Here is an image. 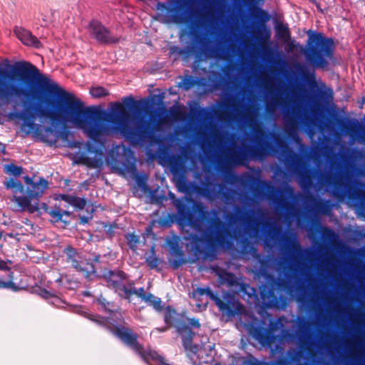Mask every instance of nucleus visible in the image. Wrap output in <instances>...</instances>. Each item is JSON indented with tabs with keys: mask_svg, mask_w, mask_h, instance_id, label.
Returning a JSON list of instances; mask_svg holds the SVG:
<instances>
[{
	"mask_svg": "<svg viewBox=\"0 0 365 365\" xmlns=\"http://www.w3.org/2000/svg\"><path fill=\"white\" fill-rule=\"evenodd\" d=\"M13 69L26 82L35 83L42 88L58 95L59 103L57 109L55 111L41 110V114L43 116L68 123L71 127L81 130L88 138L97 142H102L107 136L118 133L131 138L139 131L140 120L131 116L119 102L110 104V110L103 118L96 108L85 107L80 99L51 81L32 63L27 61L17 62Z\"/></svg>",
	"mask_w": 365,
	"mask_h": 365,
	"instance_id": "nucleus-1",
	"label": "nucleus"
},
{
	"mask_svg": "<svg viewBox=\"0 0 365 365\" xmlns=\"http://www.w3.org/2000/svg\"><path fill=\"white\" fill-rule=\"evenodd\" d=\"M88 318L101 325H105L112 334L130 347L148 363L153 361L158 365L165 364L164 358L156 351L144 349L143 345L138 341V334L134 333L130 328L123 325H115L108 322L105 318L96 314H89Z\"/></svg>",
	"mask_w": 365,
	"mask_h": 365,
	"instance_id": "nucleus-2",
	"label": "nucleus"
},
{
	"mask_svg": "<svg viewBox=\"0 0 365 365\" xmlns=\"http://www.w3.org/2000/svg\"><path fill=\"white\" fill-rule=\"evenodd\" d=\"M310 40L314 43L305 52V56L308 61L313 62L317 68H324L327 66L328 62L324 58H331L334 43L331 38L324 36L321 33H317L310 36Z\"/></svg>",
	"mask_w": 365,
	"mask_h": 365,
	"instance_id": "nucleus-3",
	"label": "nucleus"
},
{
	"mask_svg": "<svg viewBox=\"0 0 365 365\" xmlns=\"http://www.w3.org/2000/svg\"><path fill=\"white\" fill-rule=\"evenodd\" d=\"M267 155V150L262 146L254 148H246L245 150H237L234 148H228L225 151V159L231 165H245L248 159L262 160Z\"/></svg>",
	"mask_w": 365,
	"mask_h": 365,
	"instance_id": "nucleus-4",
	"label": "nucleus"
},
{
	"mask_svg": "<svg viewBox=\"0 0 365 365\" xmlns=\"http://www.w3.org/2000/svg\"><path fill=\"white\" fill-rule=\"evenodd\" d=\"M4 185L13 193L11 200L18 205L19 210L28 211L30 213L38 211L39 207L36 202H31L27 196L21 195L24 192V187L20 181L10 178L4 182Z\"/></svg>",
	"mask_w": 365,
	"mask_h": 365,
	"instance_id": "nucleus-5",
	"label": "nucleus"
},
{
	"mask_svg": "<svg viewBox=\"0 0 365 365\" xmlns=\"http://www.w3.org/2000/svg\"><path fill=\"white\" fill-rule=\"evenodd\" d=\"M200 327L198 319L194 318H186L176 325L177 331L182 336L185 349L194 354L198 351V346L192 343V338L196 334L194 330H199Z\"/></svg>",
	"mask_w": 365,
	"mask_h": 365,
	"instance_id": "nucleus-6",
	"label": "nucleus"
},
{
	"mask_svg": "<svg viewBox=\"0 0 365 365\" xmlns=\"http://www.w3.org/2000/svg\"><path fill=\"white\" fill-rule=\"evenodd\" d=\"M88 31L90 36L101 44H112L119 41V38L113 36L110 31L100 21L92 20Z\"/></svg>",
	"mask_w": 365,
	"mask_h": 365,
	"instance_id": "nucleus-7",
	"label": "nucleus"
},
{
	"mask_svg": "<svg viewBox=\"0 0 365 365\" xmlns=\"http://www.w3.org/2000/svg\"><path fill=\"white\" fill-rule=\"evenodd\" d=\"M24 182L29 186L28 187L27 197L31 200V202H36L38 204L39 198L48 188V181L41 177L33 176L30 178L26 176Z\"/></svg>",
	"mask_w": 365,
	"mask_h": 365,
	"instance_id": "nucleus-8",
	"label": "nucleus"
},
{
	"mask_svg": "<svg viewBox=\"0 0 365 365\" xmlns=\"http://www.w3.org/2000/svg\"><path fill=\"white\" fill-rule=\"evenodd\" d=\"M67 256V262L78 272H88L91 264L75 249L68 246L63 251Z\"/></svg>",
	"mask_w": 365,
	"mask_h": 365,
	"instance_id": "nucleus-9",
	"label": "nucleus"
},
{
	"mask_svg": "<svg viewBox=\"0 0 365 365\" xmlns=\"http://www.w3.org/2000/svg\"><path fill=\"white\" fill-rule=\"evenodd\" d=\"M217 232L214 237L210 236L209 242L212 246L225 247V243L229 244L232 236L228 230L227 226L220 220L215 222Z\"/></svg>",
	"mask_w": 365,
	"mask_h": 365,
	"instance_id": "nucleus-10",
	"label": "nucleus"
},
{
	"mask_svg": "<svg viewBox=\"0 0 365 365\" xmlns=\"http://www.w3.org/2000/svg\"><path fill=\"white\" fill-rule=\"evenodd\" d=\"M196 0H170L167 3L158 2L156 9L159 11H167L169 13L177 11L178 9L194 5Z\"/></svg>",
	"mask_w": 365,
	"mask_h": 365,
	"instance_id": "nucleus-11",
	"label": "nucleus"
},
{
	"mask_svg": "<svg viewBox=\"0 0 365 365\" xmlns=\"http://www.w3.org/2000/svg\"><path fill=\"white\" fill-rule=\"evenodd\" d=\"M205 294H207L210 297V298L215 302V305L219 308L220 311L223 312L229 310V306L221 299L216 297L210 288H197L195 289L192 292V297L197 300H200V297Z\"/></svg>",
	"mask_w": 365,
	"mask_h": 365,
	"instance_id": "nucleus-12",
	"label": "nucleus"
},
{
	"mask_svg": "<svg viewBox=\"0 0 365 365\" xmlns=\"http://www.w3.org/2000/svg\"><path fill=\"white\" fill-rule=\"evenodd\" d=\"M14 33L16 37L24 44L29 46H34L36 48H39L41 46L40 41L36 36H33L29 31L19 27L14 29Z\"/></svg>",
	"mask_w": 365,
	"mask_h": 365,
	"instance_id": "nucleus-13",
	"label": "nucleus"
},
{
	"mask_svg": "<svg viewBox=\"0 0 365 365\" xmlns=\"http://www.w3.org/2000/svg\"><path fill=\"white\" fill-rule=\"evenodd\" d=\"M258 110L254 107L246 108L243 113V118L250 127L257 130L260 128L257 123Z\"/></svg>",
	"mask_w": 365,
	"mask_h": 365,
	"instance_id": "nucleus-14",
	"label": "nucleus"
},
{
	"mask_svg": "<svg viewBox=\"0 0 365 365\" xmlns=\"http://www.w3.org/2000/svg\"><path fill=\"white\" fill-rule=\"evenodd\" d=\"M212 269L215 274L219 277L221 284H228L229 285H233L235 284V277L234 274L228 273L218 267H213Z\"/></svg>",
	"mask_w": 365,
	"mask_h": 365,
	"instance_id": "nucleus-15",
	"label": "nucleus"
},
{
	"mask_svg": "<svg viewBox=\"0 0 365 365\" xmlns=\"http://www.w3.org/2000/svg\"><path fill=\"white\" fill-rule=\"evenodd\" d=\"M58 199L64 200L78 209H83L86 205V200L85 199L73 195H60Z\"/></svg>",
	"mask_w": 365,
	"mask_h": 365,
	"instance_id": "nucleus-16",
	"label": "nucleus"
},
{
	"mask_svg": "<svg viewBox=\"0 0 365 365\" xmlns=\"http://www.w3.org/2000/svg\"><path fill=\"white\" fill-rule=\"evenodd\" d=\"M169 113L175 121L185 120L187 118V109L184 106H173L170 108Z\"/></svg>",
	"mask_w": 365,
	"mask_h": 365,
	"instance_id": "nucleus-17",
	"label": "nucleus"
},
{
	"mask_svg": "<svg viewBox=\"0 0 365 365\" xmlns=\"http://www.w3.org/2000/svg\"><path fill=\"white\" fill-rule=\"evenodd\" d=\"M74 160L77 164L85 165L91 168H96L99 165L98 160L86 157L84 154H77Z\"/></svg>",
	"mask_w": 365,
	"mask_h": 365,
	"instance_id": "nucleus-18",
	"label": "nucleus"
},
{
	"mask_svg": "<svg viewBox=\"0 0 365 365\" xmlns=\"http://www.w3.org/2000/svg\"><path fill=\"white\" fill-rule=\"evenodd\" d=\"M144 301L157 311H161L163 309L161 299L151 294H148Z\"/></svg>",
	"mask_w": 365,
	"mask_h": 365,
	"instance_id": "nucleus-19",
	"label": "nucleus"
},
{
	"mask_svg": "<svg viewBox=\"0 0 365 365\" xmlns=\"http://www.w3.org/2000/svg\"><path fill=\"white\" fill-rule=\"evenodd\" d=\"M48 214L56 221L62 220L63 215L70 216L71 212L66 210H61L59 207H54L52 210L48 211Z\"/></svg>",
	"mask_w": 365,
	"mask_h": 365,
	"instance_id": "nucleus-20",
	"label": "nucleus"
},
{
	"mask_svg": "<svg viewBox=\"0 0 365 365\" xmlns=\"http://www.w3.org/2000/svg\"><path fill=\"white\" fill-rule=\"evenodd\" d=\"M90 93L96 98L106 97L109 95L108 91L101 86L92 87L90 89Z\"/></svg>",
	"mask_w": 365,
	"mask_h": 365,
	"instance_id": "nucleus-21",
	"label": "nucleus"
},
{
	"mask_svg": "<svg viewBox=\"0 0 365 365\" xmlns=\"http://www.w3.org/2000/svg\"><path fill=\"white\" fill-rule=\"evenodd\" d=\"M0 97L8 98V81H6L4 73L0 70Z\"/></svg>",
	"mask_w": 365,
	"mask_h": 365,
	"instance_id": "nucleus-22",
	"label": "nucleus"
},
{
	"mask_svg": "<svg viewBox=\"0 0 365 365\" xmlns=\"http://www.w3.org/2000/svg\"><path fill=\"white\" fill-rule=\"evenodd\" d=\"M0 288L16 290L17 287L12 282V273L9 272L7 279L0 278Z\"/></svg>",
	"mask_w": 365,
	"mask_h": 365,
	"instance_id": "nucleus-23",
	"label": "nucleus"
},
{
	"mask_svg": "<svg viewBox=\"0 0 365 365\" xmlns=\"http://www.w3.org/2000/svg\"><path fill=\"white\" fill-rule=\"evenodd\" d=\"M269 334V332L267 333L266 336L259 335L257 339L260 341V343L264 346L271 347L272 344L274 342L275 337L271 336Z\"/></svg>",
	"mask_w": 365,
	"mask_h": 365,
	"instance_id": "nucleus-24",
	"label": "nucleus"
},
{
	"mask_svg": "<svg viewBox=\"0 0 365 365\" xmlns=\"http://www.w3.org/2000/svg\"><path fill=\"white\" fill-rule=\"evenodd\" d=\"M174 314L175 312L170 310H168L165 312L164 320L168 327H166L165 329H159L160 331H164L167 330L168 327L172 324Z\"/></svg>",
	"mask_w": 365,
	"mask_h": 365,
	"instance_id": "nucleus-25",
	"label": "nucleus"
},
{
	"mask_svg": "<svg viewBox=\"0 0 365 365\" xmlns=\"http://www.w3.org/2000/svg\"><path fill=\"white\" fill-rule=\"evenodd\" d=\"M281 99L278 98H274L272 99L271 101H268L267 103V109L269 112H274L276 110V108L278 105L280 103Z\"/></svg>",
	"mask_w": 365,
	"mask_h": 365,
	"instance_id": "nucleus-26",
	"label": "nucleus"
},
{
	"mask_svg": "<svg viewBox=\"0 0 365 365\" xmlns=\"http://www.w3.org/2000/svg\"><path fill=\"white\" fill-rule=\"evenodd\" d=\"M132 293L136 294L139 297H140L143 301L148 297L143 288H140L138 289H135L133 292L131 290L127 292V294L130 296Z\"/></svg>",
	"mask_w": 365,
	"mask_h": 365,
	"instance_id": "nucleus-27",
	"label": "nucleus"
},
{
	"mask_svg": "<svg viewBox=\"0 0 365 365\" xmlns=\"http://www.w3.org/2000/svg\"><path fill=\"white\" fill-rule=\"evenodd\" d=\"M128 243L131 248L136 247L138 243V238L134 235H128L127 237Z\"/></svg>",
	"mask_w": 365,
	"mask_h": 365,
	"instance_id": "nucleus-28",
	"label": "nucleus"
},
{
	"mask_svg": "<svg viewBox=\"0 0 365 365\" xmlns=\"http://www.w3.org/2000/svg\"><path fill=\"white\" fill-rule=\"evenodd\" d=\"M22 168L16 165H11L8 168V171L15 176H19L22 173Z\"/></svg>",
	"mask_w": 365,
	"mask_h": 365,
	"instance_id": "nucleus-29",
	"label": "nucleus"
},
{
	"mask_svg": "<svg viewBox=\"0 0 365 365\" xmlns=\"http://www.w3.org/2000/svg\"><path fill=\"white\" fill-rule=\"evenodd\" d=\"M146 262L150 268H155L158 265V260L156 257H154L147 258Z\"/></svg>",
	"mask_w": 365,
	"mask_h": 365,
	"instance_id": "nucleus-30",
	"label": "nucleus"
},
{
	"mask_svg": "<svg viewBox=\"0 0 365 365\" xmlns=\"http://www.w3.org/2000/svg\"><path fill=\"white\" fill-rule=\"evenodd\" d=\"M11 262L9 260L4 261L0 258V270H8L10 271L9 265Z\"/></svg>",
	"mask_w": 365,
	"mask_h": 365,
	"instance_id": "nucleus-31",
	"label": "nucleus"
},
{
	"mask_svg": "<svg viewBox=\"0 0 365 365\" xmlns=\"http://www.w3.org/2000/svg\"><path fill=\"white\" fill-rule=\"evenodd\" d=\"M278 33L282 37L288 36L289 34V29L284 26H280L278 27Z\"/></svg>",
	"mask_w": 365,
	"mask_h": 365,
	"instance_id": "nucleus-32",
	"label": "nucleus"
},
{
	"mask_svg": "<svg viewBox=\"0 0 365 365\" xmlns=\"http://www.w3.org/2000/svg\"><path fill=\"white\" fill-rule=\"evenodd\" d=\"M343 180H344V176H341V177L339 179V180H338L337 183H339V184H344ZM350 182H351V181L349 182V181L348 180V179H346V183H344V187H345V190H347L350 195H351V187L349 185V183H350Z\"/></svg>",
	"mask_w": 365,
	"mask_h": 365,
	"instance_id": "nucleus-33",
	"label": "nucleus"
},
{
	"mask_svg": "<svg viewBox=\"0 0 365 365\" xmlns=\"http://www.w3.org/2000/svg\"><path fill=\"white\" fill-rule=\"evenodd\" d=\"M355 197L361 200L364 199L365 192L361 190H359L355 192Z\"/></svg>",
	"mask_w": 365,
	"mask_h": 365,
	"instance_id": "nucleus-34",
	"label": "nucleus"
},
{
	"mask_svg": "<svg viewBox=\"0 0 365 365\" xmlns=\"http://www.w3.org/2000/svg\"><path fill=\"white\" fill-rule=\"evenodd\" d=\"M325 93H326L327 96H329L331 97V96H332V90H331V89H330V88H329V89H327V91L325 92Z\"/></svg>",
	"mask_w": 365,
	"mask_h": 365,
	"instance_id": "nucleus-35",
	"label": "nucleus"
},
{
	"mask_svg": "<svg viewBox=\"0 0 365 365\" xmlns=\"http://www.w3.org/2000/svg\"><path fill=\"white\" fill-rule=\"evenodd\" d=\"M294 247L297 250H298V249H299V247H299V245L298 243H294Z\"/></svg>",
	"mask_w": 365,
	"mask_h": 365,
	"instance_id": "nucleus-36",
	"label": "nucleus"
},
{
	"mask_svg": "<svg viewBox=\"0 0 365 365\" xmlns=\"http://www.w3.org/2000/svg\"><path fill=\"white\" fill-rule=\"evenodd\" d=\"M284 364H285V361L282 360V361H279V365H284Z\"/></svg>",
	"mask_w": 365,
	"mask_h": 365,
	"instance_id": "nucleus-37",
	"label": "nucleus"
},
{
	"mask_svg": "<svg viewBox=\"0 0 365 365\" xmlns=\"http://www.w3.org/2000/svg\"><path fill=\"white\" fill-rule=\"evenodd\" d=\"M278 349H279V347H277L276 350L272 349V354L274 355V352L278 351Z\"/></svg>",
	"mask_w": 365,
	"mask_h": 365,
	"instance_id": "nucleus-38",
	"label": "nucleus"
},
{
	"mask_svg": "<svg viewBox=\"0 0 365 365\" xmlns=\"http://www.w3.org/2000/svg\"><path fill=\"white\" fill-rule=\"evenodd\" d=\"M289 46H290V50H292L294 48V45L291 44Z\"/></svg>",
	"mask_w": 365,
	"mask_h": 365,
	"instance_id": "nucleus-39",
	"label": "nucleus"
},
{
	"mask_svg": "<svg viewBox=\"0 0 365 365\" xmlns=\"http://www.w3.org/2000/svg\"><path fill=\"white\" fill-rule=\"evenodd\" d=\"M293 128H294V131H295V130H296V126L294 125V126L293 127Z\"/></svg>",
	"mask_w": 365,
	"mask_h": 365,
	"instance_id": "nucleus-40",
	"label": "nucleus"
}]
</instances>
